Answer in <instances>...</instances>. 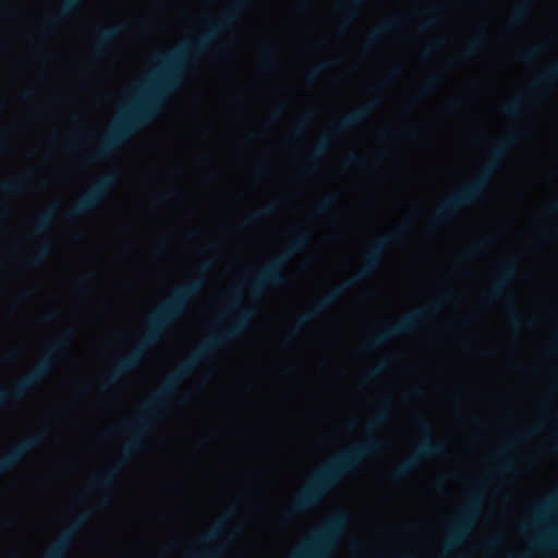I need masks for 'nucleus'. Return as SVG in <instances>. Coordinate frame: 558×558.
I'll use <instances>...</instances> for the list:
<instances>
[{
    "label": "nucleus",
    "instance_id": "36",
    "mask_svg": "<svg viewBox=\"0 0 558 558\" xmlns=\"http://www.w3.org/2000/svg\"><path fill=\"white\" fill-rule=\"evenodd\" d=\"M333 65V61H323L311 68L307 72V81L315 82L327 69Z\"/></svg>",
    "mask_w": 558,
    "mask_h": 558
},
{
    "label": "nucleus",
    "instance_id": "11",
    "mask_svg": "<svg viewBox=\"0 0 558 558\" xmlns=\"http://www.w3.org/2000/svg\"><path fill=\"white\" fill-rule=\"evenodd\" d=\"M439 307L440 304L435 303L428 307L418 308L405 315L397 323L385 327L384 329L378 331L374 337L368 339L364 343V350L367 352L374 351L380 345L386 344L391 339L412 332L420 323L424 322L429 315L437 312Z\"/></svg>",
    "mask_w": 558,
    "mask_h": 558
},
{
    "label": "nucleus",
    "instance_id": "62",
    "mask_svg": "<svg viewBox=\"0 0 558 558\" xmlns=\"http://www.w3.org/2000/svg\"><path fill=\"white\" fill-rule=\"evenodd\" d=\"M515 558H521V557H515Z\"/></svg>",
    "mask_w": 558,
    "mask_h": 558
},
{
    "label": "nucleus",
    "instance_id": "54",
    "mask_svg": "<svg viewBox=\"0 0 558 558\" xmlns=\"http://www.w3.org/2000/svg\"><path fill=\"white\" fill-rule=\"evenodd\" d=\"M400 73H401V68H400V66H393V68L391 69V72H390L391 76H397V75H399Z\"/></svg>",
    "mask_w": 558,
    "mask_h": 558
},
{
    "label": "nucleus",
    "instance_id": "42",
    "mask_svg": "<svg viewBox=\"0 0 558 558\" xmlns=\"http://www.w3.org/2000/svg\"><path fill=\"white\" fill-rule=\"evenodd\" d=\"M364 158H362L360 155L355 154V153H350L347 155L345 157V166L348 167H351V166H359V167H362L364 166Z\"/></svg>",
    "mask_w": 558,
    "mask_h": 558
},
{
    "label": "nucleus",
    "instance_id": "6",
    "mask_svg": "<svg viewBox=\"0 0 558 558\" xmlns=\"http://www.w3.org/2000/svg\"><path fill=\"white\" fill-rule=\"evenodd\" d=\"M404 229L405 228H401L398 232L390 233L378 239L372 247L366 251L363 257V266L353 276L336 286L322 299L316 301L308 311L296 317L289 335L284 338V342H290L292 336L296 335L308 322L315 319L322 313L327 311L350 288L373 276L381 265L387 245L389 243L397 242Z\"/></svg>",
    "mask_w": 558,
    "mask_h": 558
},
{
    "label": "nucleus",
    "instance_id": "57",
    "mask_svg": "<svg viewBox=\"0 0 558 558\" xmlns=\"http://www.w3.org/2000/svg\"><path fill=\"white\" fill-rule=\"evenodd\" d=\"M499 541H500L499 538H495L490 542V545L495 546L499 543Z\"/></svg>",
    "mask_w": 558,
    "mask_h": 558
},
{
    "label": "nucleus",
    "instance_id": "9",
    "mask_svg": "<svg viewBox=\"0 0 558 558\" xmlns=\"http://www.w3.org/2000/svg\"><path fill=\"white\" fill-rule=\"evenodd\" d=\"M348 522L349 515L344 511L331 517L300 548L296 558H329L336 541L348 525Z\"/></svg>",
    "mask_w": 558,
    "mask_h": 558
},
{
    "label": "nucleus",
    "instance_id": "24",
    "mask_svg": "<svg viewBox=\"0 0 558 558\" xmlns=\"http://www.w3.org/2000/svg\"><path fill=\"white\" fill-rule=\"evenodd\" d=\"M365 0H344L339 3V10L344 14L343 25L352 23L359 13V10L364 5Z\"/></svg>",
    "mask_w": 558,
    "mask_h": 558
},
{
    "label": "nucleus",
    "instance_id": "52",
    "mask_svg": "<svg viewBox=\"0 0 558 558\" xmlns=\"http://www.w3.org/2000/svg\"><path fill=\"white\" fill-rule=\"evenodd\" d=\"M461 101L456 99L453 101H451L449 105H448V109L451 111V110H454L457 109L459 106H460Z\"/></svg>",
    "mask_w": 558,
    "mask_h": 558
},
{
    "label": "nucleus",
    "instance_id": "59",
    "mask_svg": "<svg viewBox=\"0 0 558 558\" xmlns=\"http://www.w3.org/2000/svg\"><path fill=\"white\" fill-rule=\"evenodd\" d=\"M555 450L558 452V441L555 442Z\"/></svg>",
    "mask_w": 558,
    "mask_h": 558
},
{
    "label": "nucleus",
    "instance_id": "55",
    "mask_svg": "<svg viewBox=\"0 0 558 558\" xmlns=\"http://www.w3.org/2000/svg\"><path fill=\"white\" fill-rule=\"evenodd\" d=\"M278 107H279L280 111H282V110H284V109H286V107H287V102H286V101H283V100H279V101H278Z\"/></svg>",
    "mask_w": 558,
    "mask_h": 558
},
{
    "label": "nucleus",
    "instance_id": "48",
    "mask_svg": "<svg viewBox=\"0 0 558 558\" xmlns=\"http://www.w3.org/2000/svg\"><path fill=\"white\" fill-rule=\"evenodd\" d=\"M210 266H211V264L209 262H206V263L202 264L201 266H198L196 268V271L198 274L203 275L209 269Z\"/></svg>",
    "mask_w": 558,
    "mask_h": 558
},
{
    "label": "nucleus",
    "instance_id": "17",
    "mask_svg": "<svg viewBox=\"0 0 558 558\" xmlns=\"http://www.w3.org/2000/svg\"><path fill=\"white\" fill-rule=\"evenodd\" d=\"M518 271V263L515 258L504 260L499 265L498 276L495 278L487 299L495 300L504 295L510 287Z\"/></svg>",
    "mask_w": 558,
    "mask_h": 558
},
{
    "label": "nucleus",
    "instance_id": "44",
    "mask_svg": "<svg viewBox=\"0 0 558 558\" xmlns=\"http://www.w3.org/2000/svg\"><path fill=\"white\" fill-rule=\"evenodd\" d=\"M408 392H409V396H411L413 398H421L424 395L422 388L418 386L411 388Z\"/></svg>",
    "mask_w": 558,
    "mask_h": 558
},
{
    "label": "nucleus",
    "instance_id": "49",
    "mask_svg": "<svg viewBox=\"0 0 558 558\" xmlns=\"http://www.w3.org/2000/svg\"><path fill=\"white\" fill-rule=\"evenodd\" d=\"M59 317V313L58 312H49L45 315V319L47 322H52V320H56L57 318Z\"/></svg>",
    "mask_w": 558,
    "mask_h": 558
},
{
    "label": "nucleus",
    "instance_id": "27",
    "mask_svg": "<svg viewBox=\"0 0 558 558\" xmlns=\"http://www.w3.org/2000/svg\"><path fill=\"white\" fill-rule=\"evenodd\" d=\"M486 44V37L483 34L476 35L471 39L465 49L458 56L459 61H466L471 59L484 45Z\"/></svg>",
    "mask_w": 558,
    "mask_h": 558
},
{
    "label": "nucleus",
    "instance_id": "8",
    "mask_svg": "<svg viewBox=\"0 0 558 558\" xmlns=\"http://www.w3.org/2000/svg\"><path fill=\"white\" fill-rule=\"evenodd\" d=\"M71 332L58 336L47 348L44 359L26 375L19 379L13 388L0 390V409L26 396L31 388L44 380L53 368V356L71 343Z\"/></svg>",
    "mask_w": 558,
    "mask_h": 558
},
{
    "label": "nucleus",
    "instance_id": "46",
    "mask_svg": "<svg viewBox=\"0 0 558 558\" xmlns=\"http://www.w3.org/2000/svg\"><path fill=\"white\" fill-rule=\"evenodd\" d=\"M178 194L177 190L170 189L160 194V199H169Z\"/></svg>",
    "mask_w": 558,
    "mask_h": 558
},
{
    "label": "nucleus",
    "instance_id": "15",
    "mask_svg": "<svg viewBox=\"0 0 558 558\" xmlns=\"http://www.w3.org/2000/svg\"><path fill=\"white\" fill-rule=\"evenodd\" d=\"M45 439V434H35L20 441L3 457L0 458V476L15 469L24 457L39 447Z\"/></svg>",
    "mask_w": 558,
    "mask_h": 558
},
{
    "label": "nucleus",
    "instance_id": "58",
    "mask_svg": "<svg viewBox=\"0 0 558 558\" xmlns=\"http://www.w3.org/2000/svg\"><path fill=\"white\" fill-rule=\"evenodd\" d=\"M354 425H355V422H350V423H349V425H348V427L351 429V428H353V427H354Z\"/></svg>",
    "mask_w": 558,
    "mask_h": 558
},
{
    "label": "nucleus",
    "instance_id": "51",
    "mask_svg": "<svg viewBox=\"0 0 558 558\" xmlns=\"http://www.w3.org/2000/svg\"><path fill=\"white\" fill-rule=\"evenodd\" d=\"M215 555L213 553L209 554H193L191 558H214Z\"/></svg>",
    "mask_w": 558,
    "mask_h": 558
},
{
    "label": "nucleus",
    "instance_id": "41",
    "mask_svg": "<svg viewBox=\"0 0 558 558\" xmlns=\"http://www.w3.org/2000/svg\"><path fill=\"white\" fill-rule=\"evenodd\" d=\"M558 541V532L556 530H550L546 534H544L539 541V546H551Z\"/></svg>",
    "mask_w": 558,
    "mask_h": 558
},
{
    "label": "nucleus",
    "instance_id": "19",
    "mask_svg": "<svg viewBox=\"0 0 558 558\" xmlns=\"http://www.w3.org/2000/svg\"><path fill=\"white\" fill-rule=\"evenodd\" d=\"M558 84V60L546 68L533 81L529 95L545 96Z\"/></svg>",
    "mask_w": 558,
    "mask_h": 558
},
{
    "label": "nucleus",
    "instance_id": "10",
    "mask_svg": "<svg viewBox=\"0 0 558 558\" xmlns=\"http://www.w3.org/2000/svg\"><path fill=\"white\" fill-rule=\"evenodd\" d=\"M416 426L424 435V439L411 456L402 460L391 470L390 477L393 481H400L411 475L420 465L422 460L433 457H440L446 452L447 447L445 442L433 440V426L429 420H427L425 416H418L416 418Z\"/></svg>",
    "mask_w": 558,
    "mask_h": 558
},
{
    "label": "nucleus",
    "instance_id": "45",
    "mask_svg": "<svg viewBox=\"0 0 558 558\" xmlns=\"http://www.w3.org/2000/svg\"><path fill=\"white\" fill-rule=\"evenodd\" d=\"M90 281V276L86 275L76 281V287L80 289L85 288Z\"/></svg>",
    "mask_w": 558,
    "mask_h": 558
},
{
    "label": "nucleus",
    "instance_id": "25",
    "mask_svg": "<svg viewBox=\"0 0 558 558\" xmlns=\"http://www.w3.org/2000/svg\"><path fill=\"white\" fill-rule=\"evenodd\" d=\"M235 513V509L231 508L223 517V519L219 522H217L201 539V544H208L211 541L222 536L225 522L233 517Z\"/></svg>",
    "mask_w": 558,
    "mask_h": 558
},
{
    "label": "nucleus",
    "instance_id": "39",
    "mask_svg": "<svg viewBox=\"0 0 558 558\" xmlns=\"http://www.w3.org/2000/svg\"><path fill=\"white\" fill-rule=\"evenodd\" d=\"M541 52H542V47L535 46V47H531V48L523 50L519 54V57L523 62L530 63V62L534 61L541 54Z\"/></svg>",
    "mask_w": 558,
    "mask_h": 558
},
{
    "label": "nucleus",
    "instance_id": "13",
    "mask_svg": "<svg viewBox=\"0 0 558 558\" xmlns=\"http://www.w3.org/2000/svg\"><path fill=\"white\" fill-rule=\"evenodd\" d=\"M377 102L371 101L362 107L349 112L341 120L335 123L330 128V133L323 135L317 145L313 148L308 156L311 166H314L316 161L328 150L330 147L331 137H337L345 134L349 130L357 126L363 122L376 108Z\"/></svg>",
    "mask_w": 558,
    "mask_h": 558
},
{
    "label": "nucleus",
    "instance_id": "40",
    "mask_svg": "<svg viewBox=\"0 0 558 558\" xmlns=\"http://www.w3.org/2000/svg\"><path fill=\"white\" fill-rule=\"evenodd\" d=\"M440 75L439 74H433L430 75L427 81L425 82V84L423 85L422 87V93L423 94H429L432 92H434L436 89V87L438 86L439 82H440Z\"/></svg>",
    "mask_w": 558,
    "mask_h": 558
},
{
    "label": "nucleus",
    "instance_id": "43",
    "mask_svg": "<svg viewBox=\"0 0 558 558\" xmlns=\"http://www.w3.org/2000/svg\"><path fill=\"white\" fill-rule=\"evenodd\" d=\"M538 430V427H532V428H529L524 432H521L519 434L515 435L514 437V441H523L525 440L526 438L535 435Z\"/></svg>",
    "mask_w": 558,
    "mask_h": 558
},
{
    "label": "nucleus",
    "instance_id": "47",
    "mask_svg": "<svg viewBox=\"0 0 558 558\" xmlns=\"http://www.w3.org/2000/svg\"><path fill=\"white\" fill-rule=\"evenodd\" d=\"M384 367V364L379 365L378 367L374 368L373 371L368 372L365 375L366 380H371L375 375H377Z\"/></svg>",
    "mask_w": 558,
    "mask_h": 558
},
{
    "label": "nucleus",
    "instance_id": "29",
    "mask_svg": "<svg viewBox=\"0 0 558 558\" xmlns=\"http://www.w3.org/2000/svg\"><path fill=\"white\" fill-rule=\"evenodd\" d=\"M277 211V205L276 203H267L259 207L256 211L248 214L245 219L244 223L246 225H254L259 219L264 217L272 216Z\"/></svg>",
    "mask_w": 558,
    "mask_h": 558
},
{
    "label": "nucleus",
    "instance_id": "21",
    "mask_svg": "<svg viewBox=\"0 0 558 558\" xmlns=\"http://www.w3.org/2000/svg\"><path fill=\"white\" fill-rule=\"evenodd\" d=\"M399 19L391 17L381 22L378 26L372 29L367 36L366 45L373 46L384 36L392 32L399 26Z\"/></svg>",
    "mask_w": 558,
    "mask_h": 558
},
{
    "label": "nucleus",
    "instance_id": "7",
    "mask_svg": "<svg viewBox=\"0 0 558 558\" xmlns=\"http://www.w3.org/2000/svg\"><path fill=\"white\" fill-rule=\"evenodd\" d=\"M310 240L311 235L307 231L303 230L295 233L286 250L271 258L253 279L246 281L251 295L258 299L267 288L284 284L287 282L284 267L292 256L307 248Z\"/></svg>",
    "mask_w": 558,
    "mask_h": 558
},
{
    "label": "nucleus",
    "instance_id": "18",
    "mask_svg": "<svg viewBox=\"0 0 558 558\" xmlns=\"http://www.w3.org/2000/svg\"><path fill=\"white\" fill-rule=\"evenodd\" d=\"M125 29L124 24H116L110 27L98 29L93 45L92 54L95 59H100L110 49L114 39Z\"/></svg>",
    "mask_w": 558,
    "mask_h": 558
},
{
    "label": "nucleus",
    "instance_id": "20",
    "mask_svg": "<svg viewBox=\"0 0 558 558\" xmlns=\"http://www.w3.org/2000/svg\"><path fill=\"white\" fill-rule=\"evenodd\" d=\"M50 252L51 243L49 240L44 239L40 241L35 252L25 257L24 262L29 268H38L46 262Z\"/></svg>",
    "mask_w": 558,
    "mask_h": 558
},
{
    "label": "nucleus",
    "instance_id": "3",
    "mask_svg": "<svg viewBox=\"0 0 558 558\" xmlns=\"http://www.w3.org/2000/svg\"><path fill=\"white\" fill-rule=\"evenodd\" d=\"M391 412L392 403L390 399H381L376 415L366 425L367 432L372 433L386 423ZM383 445L379 438L369 434L363 442L343 451L320 468L305 487L292 499L289 505V513L300 514L316 507L340 480L357 469L365 458L377 453L383 448Z\"/></svg>",
    "mask_w": 558,
    "mask_h": 558
},
{
    "label": "nucleus",
    "instance_id": "30",
    "mask_svg": "<svg viewBox=\"0 0 558 558\" xmlns=\"http://www.w3.org/2000/svg\"><path fill=\"white\" fill-rule=\"evenodd\" d=\"M279 52V47L275 43H267L262 46L260 53L265 68H272L276 65V56Z\"/></svg>",
    "mask_w": 558,
    "mask_h": 558
},
{
    "label": "nucleus",
    "instance_id": "35",
    "mask_svg": "<svg viewBox=\"0 0 558 558\" xmlns=\"http://www.w3.org/2000/svg\"><path fill=\"white\" fill-rule=\"evenodd\" d=\"M317 116L316 110H310L303 114L292 130L293 136H300L308 128L310 120Z\"/></svg>",
    "mask_w": 558,
    "mask_h": 558
},
{
    "label": "nucleus",
    "instance_id": "34",
    "mask_svg": "<svg viewBox=\"0 0 558 558\" xmlns=\"http://www.w3.org/2000/svg\"><path fill=\"white\" fill-rule=\"evenodd\" d=\"M82 0H64L59 11L56 15H52L49 17V22L57 23L59 20L68 14H70L80 3Z\"/></svg>",
    "mask_w": 558,
    "mask_h": 558
},
{
    "label": "nucleus",
    "instance_id": "14",
    "mask_svg": "<svg viewBox=\"0 0 558 558\" xmlns=\"http://www.w3.org/2000/svg\"><path fill=\"white\" fill-rule=\"evenodd\" d=\"M483 496L480 492L474 490L470 495V500L465 506L463 513L456 520L452 530L449 532L445 549L450 550L458 546L469 532L472 522L476 518Z\"/></svg>",
    "mask_w": 558,
    "mask_h": 558
},
{
    "label": "nucleus",
    "instance_id": "38",
    "mask_svg": "<svg viewBox=\"0 0 558 558\" xmlns=\"http://www.w3.org/2000/svg\"><path fill=\"white\" fill-rule=\"evenodd\" d=\"M336 203V195L328 194L324 196L316 206V213L322 215L328 211Z\"/></svg>",
    "mask_w": 558,
    "mask_h": 558
},
{
    "label": "nucleus",
    "instance_id": "5",
    "mask_svg": "<svg viewBox=\"0 0 558 558\" xmlns=\"http://www.w3.org/2000/svg\"><path fill=\"white\" fill-rule=\"evenodd\" d=\"M521 135L520 131L511 130L506 136L498 140L480 173L470 183L463 185L441 202L433 213V222H444L454 217L463 208L476 203L484 195L493 173L500 168L509 148L518 143Z\"/></svg>",
    "mask_w": 558,
    "mask_h": 558
},
{
    "label": "nucleus",
    "instance_id": "60",
    "mask_svg": "<svg viewBox=\"0 0 558 558\" xmlns=\"http://www.w3.org/2000/svg\"><path fill=\"white\" fill-rule=\"evenodd\" d=\"M546 509H547V506H546V507H543V508H542V510H541V512H542V513H543V512H545V511H546Z\"/></svg>",
    "mask_w": 558,
    "mask_h": 558
},
{
    "label": "nucleus",
    "instance_id": "28",
    "mask_svg": "<svg viewBox=\"0 0 558 558\" xmlns=\"http://www.w3.org/2000/svg\"><path fill=\"white\" fill-rule=\"evenodd\" d=\"M29 174L17 177L0 184V190L5 194H17L26 189Z\"/></svg>",
    "mask_w": 558,
    "mask_h": 558
},
{
    "label": "nucleus",
    "instance_id": "16",
    "mask_svg": "<svg viewBox=\"0 0 558 558\" xmlns=\"http://www.w3.org/2000/svg\"><path fill=\"white\" fill-rule=\"evenodd\" d=\"M89 513L78 515L48 547L44 558H64L73 544L75 534L85 525Z\"/></svg>",
    "mask_w": 558,
    "mask_h": 558
},
{
    "label": "nucleus",
    "instance_id": "2",
    "mask_svg": "<svg viewBox=\"0 0 558 558\" xmlns=\"http://www.w3.org/2000/svg\"><path fill=\"white\" fill-rule=\"evenodd\" d=\"M229 308L236 313V317L229 325H220L218 333L211 335L197 345L193 353L166 378L160 388L142 408L140 414L123 426L129 440L122 448L121 457L106 471L94 475L89 481L88 489L105 494L110 492L120 471L133 457L134 452L143 446L153 421L163 416V408L169 399L177 395L182 380L192 375L197 365L207 361L219 348L244 332L251 319L255 316L253 307L241 304V298L238 293L234 294Z\"/></svg>",
    "mask_w": 558,
    "mask_h": 558
},
{
    "label": "nucleus",
    "instance_id": "23",
    "mask_svg": "<svg viewBox=\"0 0 558 558\" xmlns=\"http://www.w3.org/2000/svg\"><path fill=\"white\" fill-rule=\"evenodd\" d=\"M532 5V0H521L520 3L514 7L509 17V23L512 26H519L525 22L531 14Z\"/></svg>",
    "mask_w": 558,
    "mask_h": 558
},
{
    "label": "nucleus",
    "instance_id": "53",
    "mask_svg": "<svg viewBox=\"0 0 558 558\" xmlns=\"http://www.w3.org/2000/svg\"><path fill=\"white\" fill-rule=\"evenodd\" d=\"M5 147H7V141H5L4 135L2 134L0 136V154L5 149Z\"/></svg>",
    "mask_w": 558,
    "mask_h": 558
},
{
    "label": "nucleus",
    "instance_id": "26",
    "mask_svg": "<svg viewBox=\"0 0 558 558\" xmlns=\"http://www.w3.org/2000/svg\"><path fill=\"white\" fill-rule=\"evenodd\" d=\"M54 220V210L49 209L40 214L33 222V232L37 235L46 233Z\"/></svg>",
    "mask_w": 558,
    "mask_h": 558
},
{
    "label": "nucleus",
    "instance_id": "32",
    "mask_svg": "<svg viewBox=\"0 0 558 558\" xmlns=\"http://www.w3.org/2000/svg\"><path fill=\"white\" fill-rule=\"evenodd\" d=\"M525 109L522 97H515L514 99L504 104L502 112L510 118H515L521 114Z\"/></svg>",
    "mask_w": 558,
    "mask_h": 558
},
{
    "label": "nucleus",
    "instance_id": "33",
    "mask_svg": "<svg viewBox=\"0 0 558 558\" xmlns=\"http://www.w3.org/2000/svg\"><path fill=\"white\" fill-rule=\"evenodd\" d=\"M442 7L439 4L432 5L426 14L425 20L420 24V28L425 31L434 25H436L440 21V12Z\"/></svg>",
    "mask_w": 558,
    "mask_h": 558
},
{
    "label": "nucleus",
    "instance_id": "61",
    "mask_svg": "<svg viewBox=\"0 0 558 558\" xmlns=\"http://www.w3.org/2000/svg\"><path fill=\"white\" fill-rule=\"evenodd\" d=\"M32 94H33V92H27V93H26V96L28 97V96H31Z\"/></svg>",
    "mask_w": 558,
    "mask_h": 558
},
{
    "label": "nucleus",
    "instance_id": "12",
    "mask_svg": "<svg viewBox=\"0 0 558 558\" xmlns=\"http://www.w3.org/2000/svg\"><path fill=\"white\" fill-rule=\"evenodd\" d=\"M119 174L109 172L99 178L65 213L66 218L74 219L92 213L102 205L118 184Z\"/></svg>",
    "mask_w": 558,
    "mask_h": 558
},
{
    "label": "nucleus",
    "instance_id": "56",
    "mask_svg": "<svg viewBox=\"0 0 558 558\" xmlns=\"http://www.w3.org/2000/svg\"><path fill=\"white\" fill-rule=\"evenodd\" d=\"M474 253H475V247H473V248H471V250H468V251L465 252V256H466V257H472V256L474 255Z\"/></svg>",
    "mask_w": 558,
    "mask_h": 558
},
{
    "label": "nucleus",
    "instance_id": "50",
    "mask_svg": "<svg viewBox=\"0 0 558 558\" xmlns=\"http://www.w3.org/2000/svg\"><path fill=\"white\" fill-rule=\"evenodd\" d=\"M549 213H558V198L548 206Z\"/></svg>",
    "mask_w": 558,
    "mask_h": 558
},
{
    "label": "nucleus",
    "instance_id": "31",
    "mask_svg": "<svg viewBox=\"0 0 558 558\" xmlns=\"http://www.w3.org/2000/svg\"><path fill=\"white\" fill-rule=\"evenodd\" d=\"M510 324L514 329H519L522 326V318L520 312L517 307L515 301L512 295L507 298V306H506Z\"/></svg>",
    "mask_w": 558,
    "mask_h": 558
},
{
    "label": "nucleus",
    "instance_id": "1",
    "mask_svg": "<svg viewBox=\"0 0 558 558\" xmlns=\"http://www.w3.org/2000/svg\"><path fill=\"white\" fill-rule=\"evenodd\" d=\"M250 0H235L218 19L205 20L206 31L171 53L158 56L160 66L140 97L119 118L113 128L101 137L98 147L88 156L89 162L107 160L132 135L156 119L171 95L185 83L190 60L202 57L222 34L233 33Z\"/></svg>",
    "mask_w": 558,
    "mask_h": 558
},
{
    "label": "nucleus",
    "instance_id": "4",
    "mask_svg": "<svg viewBox=\"0 0 558 558\" xmlns=\"http://www.w3.org/2000/svg\"><path fill=\"white\" fill-rule=\"evenodd\" d=\"M203 287L204 279L196 278L177 289L169 300L153 312L138 345L121 357L104 377L102 388L114 386L125 374L134 371L142 363L145 350L161 339L167 329L183 315L190 301L201 292Z\"/></svg>",
    "mask_w": 558,
    "mask_h": 558
},
{
    "label": "nucleus",
    "instance_id": "22",
    "mask_svg": "<svg viewBox=\"0 0 558 558\" xmlns=\"http://www.w3.org/2000/svg\"><path fill=\"white\" fill-rule=\"evenodd\" d=\"M499 464L495 470L489 471L490 477H498L501 475L510 474L514 466L513 459L508 454V447L505 446L497 451Z\"/></svg>",
    "mask_w": 558,
    "mask_h": 558
},
{
    "label": "nucleus",
    "instance_id": "37",
    "mask_svg": "<svg viewBox=\"0 0 558 558\" xmlns=\"http://www.w3.org/2000/svg\"><path fill=\"white\" fill-rule=\"evenodd\" d=\"M392 135L393 136L404 137V138H408V140H415L417 137V131L414 130V129H409V130H400V129H398V130H395L393 132L384 131V132H380L379 137L383 138V140H388Z\"/></svg>",
    "mask_w": 558,
    "mask_h": 558
}]
</instances>
